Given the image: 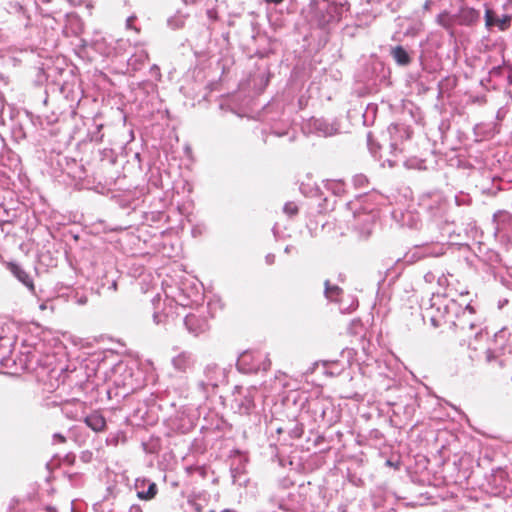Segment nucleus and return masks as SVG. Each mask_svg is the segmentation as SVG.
Listing matches in <instances>:
<instances>
[{"mask_svg": "<svg viewBox=\"0 0 512 512\" xmlns=\"http://www.w3.org/2000/svg\"><path fill=\"white\" fill-rule=\"evenodd\" d=\"M456 17L459 25L473 26L478 23L480 12L471 7H462L456 14Z\"/></svg>", "mask_w": 512, "mask_h": 512, "instance_id": "7ed1b4c3", "label": "nucleus"}, {"mask_svg": "<svg viewBox=\"0 0 512 512\" xmlns=\"http://www.w3.org/2000/svg\"><path fill=\"white\" fill-rule=\"evenodd\" d=\"M173 363L176 369L185 371L191 366L192 361L190 355L181 353L173 360Z\"/></svg>", "mask_w": 512, "mask_h": 512, "instance_id": "1a4fd4ad", "label": "nucleus"}, {"mask_svg": "<svg viewBox=\"0 0 512 512\" xmlns=\"http://www.w3.org/2000/svg\"><path fill=\"white\" fill-rule=\"evenodd\" d=\"M511 23V17L510 16H503L502 18H496L495 13L492 9L486 8L485 10V25L488 29L493 27L494 25H497L501 31H505L509 28Z\"/></svg>", "mask_w": 512, "mask_h": 512, "instance_id": "39448f33", "label": "nucleus"}, {"mask_svg": "<svg viewBox=\"0 0 512 512\" xmlns=\"http://www.w3.org/2000/svg\"><path fill=\"white\" fill-rule=\"evenodd\" d=\"M157 491V485L155 483H151L147 491L138 492V497L143 500H151L156 496Z\"/></svg>", "mask_w": 512, "mask_h": 512, "instance_id": "9b49d317", "label": "nucleus"}, {"mask_svg": "<svg viewBox=\"0 0 512 512\" xmlns=\"http://www.w3.org/2000/svg\"><path fill=\"white\" fill-rule=\"evenodd\" d=\"M58 387H59V384H58L56 387H54V385H53V384H51V385H50V388H49L48 390H49L50 392H53V391H54L56 388H58Z\"/></svg>", "mask_w": 512, "mask_h": 512, "instance_id": "dca6fc26", "label": "nucleus"}, {"mask_svg": "<svg viewBox=\"0 0 512 512\" xmlns=\"http://www.w3.org/2000/svg\"><path fill=\"white\" fill-rule=\"evenodd\" d=\"M74 456H70V455H67L66 454V458H65V461H66V464H72L74 462Z\"/></svg>", "mask_w": 512, "mask_h": 512, "instance_id": "4468645a", "label": "nucleus"}, {"mask_svg": "<svg viewBox=\"0 0 512 512\" xmlns=\"http://www.w3.org/2000/svg\"><path fill=\"white\" fill-rule=\"evenodd\" d=\"M386 463H387V465H389V466H391V465H392L391 461H387Z\"/></svg>", "mask_w": 512, "mask_h": 512, "instance_id": "6ab92c4d", "label": "nucleus"}, {"mask_svg": "<svg viewBox=\"0 0 512 512\" xmlns=\"http://www.w3.org/2000/svg\"><path fill=\"white\" fill-rule=\"evenodd\" d=\"M85 423L95 432H101L106 428L105 418L97 412L88 415L85 418Z\"/></svg>", "mask_w": 512, "mask_h": 512, "instance_id": "423d86ee", "label": "nucleus"}, {"mask_svg": "<svg viewBox=\"0 0 512 512\" xmlns=\"http://www.w3.org/2000/svg\"><path fill=\"white\" fill-rule=\"evenodd\" d=\"M56 437L59 439L60 442H64V437L60 434H57Z\"/></svg>", "mask_w": 512, "mask_h": 512, "instance_id": "f3484780", "label": "nucleus"}, {"mask_svg": "<svg viewBox=\"0 0 512 512\" xmlns=\"http://www.w3.org/2000/svg\"><path fill=\"white\" fill-rule=\"evenodd\" d=\"M7 269L30 291H34V282L32 277L20 265L15 262H7Z\"/></svg>", "mask_w": 512, "mask_h": 512, "instance_id": "20e7f679", "label": "nucleus"}, {"mask_svg": "<svg viewBox=\"0 0 512 512\" xmlns=\"http://www.w3.org/2000/svg\"><path fill=\"white\" fill-rule=\"evenodd\" d=\"M223 512H231V511H229V510H224Z\"/></svg>", "mask_w": 512, "mask_h": 512, "instance_id": "aec40b11", "label": "nucleus"}, {"mask_svg": "<svg viewBox=\"0 0 512 512\" xmlns=\"http://www.w3.org/2000/svg\"><path fill=\"white\" fill-rule=\"evenodd\" d=\"M185 326L194 336H199L209 330L208 322L205 318L195 314H189L185 317Z\"/></svg>", "mask_w": 512, "mask_h": 512, "instance_id": "f03ea898", "label": "nucleus"}, {"mask_svg": "<svg viewBox=\"0 0 512 512\" xmlns=\"http://www.w3.org/2000/svg\"><path fill=\"white\" fill-rule=\"evenodd\" d=\"M55 373V371H51L50 373V377H53V374Z\"/></svg>", "mask_w": 512, "mask_h": 512, "instance_id": "a211bd4d", "label": "nucleus"}, {"mask_svg": "<svg viewBox=\"0 0 512 512\" xmlns=\"http://www.w3.org/2000/svg\"><path fill=\"white\" fill-rule=\"evenodd\" d=\"M239 363L247 372L258 373L270 370L272 362L268 353L260 350L246 351L241 354Z\"/></svg>", "mask_w": 512, "mask_h": 512, "instance_id": "f257e3e1", "label": "nucleus"}, {"mask_svg": "<svg viewBox=\"0 0 512 512\" xmlns=\"http://www.w3.org/2000/svg\"><path fill=\"white\" fill-rule=\"evenodd\" d=\"M284 0H265L266 3H269V4H280L282 3Z\"/></svg>", "mask_w": 512, "mask_h": 512, "instance_id": "2eb2a0df", "label": "nucleus"}, {"mask_svg": "<svg viewBox=\"0 0 512 512\" xmlns=\"http://www.w3.org/2000/svg\"><path fill=\"white\" fill-rule=\"evenodd\" d=\"M342 293V289L337 285H331L327 280L325 281V295L328 299L332 301L338 300L339 296Z\"/></svg>", "mask_w": 512, "mask_h": 512, "instance_id": "9d476101", "label": "nucleus"}, {"mask_svg": "<svg viewBox=\"0 0 512 512\" xmlns=\"http://www.w3.org/2000/svg\"><path fill=\"white\" fill-rule=\"evenodd\" d=\"M391 54L394 60L402 66L408 65L411 62V58L407 51L402 46H396L392 49Z\"/></svg>", "mask_w": 512, "mask_h": 512, "instance_id": "0eeeda50", "label": "nucleus"}, {"mask_svg": "<svg viewBox=\"0 0 512 512\" xmlns=\"http://www.w3.org/2000/svg\"><path fill=\"white\" fill-rule=\"evenodd\" d=\"M207 14L210 19H217V12L215 10H208Z\"/></svg>", "mask_w": 512, "mask_h": 512, "instance_id": "ddd939ff", "label": "nucleus"}, {"mask_svg": "<svg viewBox=\"0 0 512 512\" xmlns=\"http://www.w3.org/2000/svg\"><path fill=\"white\" fill-rule=\"evenodd\" d=\"M436 20L437 23L445 29H452L457 22V17L456 15H450L448 12L444 11L437 16Z\"/></svg>", "mask_w": 512, "mask_h": 512, "instance_id": "6e6552de", "label": "nucleus"}, {"mask_svg": "<svg viewBox=\"0 0 512 512\" xmlns=\"http://www.w3.org/2000/svg\"><path fill=\"white\" fill-rule=\"evenodd\" d=\"M284 212L290 216V217H293L295 216L296 214H298V206L294 203V202H288L284 205Z\"/></svg>", "mask_w": 512, "mask_h": 512, "instance_id": "f8f14e48", "label": "nucleus"}]
</instances>
